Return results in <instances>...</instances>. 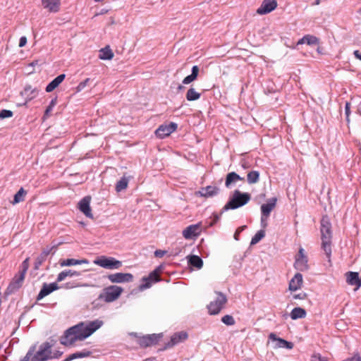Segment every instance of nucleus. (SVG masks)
<instances>
[{
    "label": "nucleus",
    "instance_id": "nucleus-1",
    "mask_svg": "<svg viewBox=\"0 0 361 361\" xmlns=\"http://www.w3.org/2000/svg\"><path fill=\"white\" fill-rule=\"evenodd\" d=\"M103 324L104 322L100 319L80 322L64 332L61 343L66 346L73 345L77 341H83L90 336Z\"/></svg>",
    "mask_w": 361,
    "mask_h": 361
},
{
    "label": "nucleus",
    "instance_id": "nucleus-54",
    "mask_svg": "<svg viewBox=\"0 0 361 361\" xmlns=\"http://www.w3.org/2000/svg\"><path fill=\"white\" fill-rule=\"evenodd\" d=\"M166 251L165 250H157L155 252H154V255L155 257H164V255L166 254Z\"/></svg>",
    "mask_w": 361,
    "mask_h": 361
},
{
    "label": "nucleus",
    "instance_id": "nucleus-19",
    "mask_svg": "<svg viewBox=\"0 0 361 361\" xmlns=\"http://www.w3.org/2000/svg\"><path fill=\"white\" fill-rule=\"evenodd\" d=\"M346 283L350 286H355V290H357L361 287V279L359 273L356 271H348L345 274Z\"/></svg>",
    "mask_w": 361,
    "mask_h": 361
},
{
    "label": "nucleus",
    "instance_id": "nucleus-32",
    "mask_svg": "<svg viewBox=\"0 0 361 361\" xmlns=\"http://www.w3.org/2000/svg\"><path fill=\"white\" fill-rule=\"evenodd\" d=\"M306 314L307 313L305 309L302 307H295L292 310L290 316L292 319L295 320L305 318Z\"/></svg>",
    "mask_w": 361,
    "mask_h": 361
},
{
    "label": "nucleus",
    "instance_id": "nucleus-13",
    "mask_svg": "<svg viewBox=\"0 0 361 361\" xmlns=\"http://www.w3.org/2000/svg\"><path fill=\"white\" fill-rule=\"evenodd\" d=\"M178 128L176 123L171 122L169 124L161 125L155 131L157 137L164 138L174 132Z\"/></svg>",
    "mask_w": 361,
    "mask_h": 361
},
{
    "label": "nucleus",
    "instance_id": "nucleus-48",
    "mask_svg": "<svg viewBox=\"0 0 361 361\" xmlns=\"http://www.w3.org/2000/svg\"><path fill=\"white\" fill-rule=\"evenodd\" d=\"M312 361H328L325 357H322L320 354H314L312 356Z\"/></svg>",
    "mask_w": 361,
    "mask_h": 361
},
{
    "label": "nucleus",
    "instance_id": "nucleus-50",
    "mask_svg": "<svg viewBox=\"0 0 361 361\" xmlns=\"http://www.w3.org/2000/svg\"><path fill=\"white\" fill-rule=\"evenodd\" d=\"M54 248H56V246H53L51 247H47V248H45L42 250V252L40 253V255L45 257L46 258H47L48 255L50 254L51 250Z\"/></svg>",
    "mask_w": 361,
    "mask_h": 361
},
{
    "label": "nucleus",
    "instance_id": "nucleus-28",
    "mask_svg": "<svg viewBox=\"0 0 361 361\" xmlns=\"http://www.w3.org/2000/svg\"><path fill=\"white\" fill-rule=\"evenodd\" d=\"M188 263L190 266L200 269L203 267V260L197 255H192L187 257Z\"/></svg>",
    "mask_w": 361,
    "mask_h": 361
},
{
    "label": "nucleus",
    "instance_id": "nucleus-40",
    "mask_svg": "<svg viewBox=\"0 0 361 361\" xmlns=\"http://www.w3.org/2000/svg\"><path fill=\"white\" fill-rule=\"evenodd\" d=\"M264 236H265V231L264 230H259L252 238L250 245H253L258 243Z\"/></svg>",
    "mask_w": 361,
    "mask_h": 361
},
{
    "label": "nucleus",
    "instance_id": "nucleus-20",
    "mask_svg": "<svg viewBox=\"0 0 361 361\" xmlns=\"http://www.w3.org/2000/svg\"><path fill=\"white\" fill-rule=\"evenodd\" d=\"M59 288V286L56 283H44L37 296V300H40L47 295L51 293L53 291L56 290Z\"/></svg>",
    "mask_w": 361,
    "mask_h": 361
},
{
    "label": "nucleus",
    "instance_id": "nucleus-5",
    "mask_svg": "<svg viewBox=\"0 0 361 361\" xmlns=\"http://www.w3.org/2000/svg\"><path fill=\"white\" fill-rule=\"evenodd\" d=\"M123 291V289L121 286L111 285L104 288L102 293L99 294L98 298L106 302H111L116 300L120 297Z\"/></svg>",
    "mask_w": 361,
    "mask_h": 361
},
{
    "label": "nucleus",
    "instance_id": "nucleus-12",
    "mask_svg": "<svg viewBox=\"0 0 361 361\" xmlns=\"http://www.w3.org/2000/svg\"><path fill=\"white\" fill-rule=\"evenodd\" d=\"M161 337V334H147L140 337L138 343L141 347L147 348L157 344Z\"/></svg>",
    "mask_w": 361,
    "mask_h": 361
},
{
    "label": "nucleus",
    "instance_id": "nucleus-64",
    "mask_svg": "<svg viewBox=\"0 0 361 361\" xmlns=\"http://www.w3.org/2000/svg\"><path fill=\"white\" fill-rule=\"evenodd\" d=\"M357 111H358V114H360V116H361V107L360 109H358Z\"/></svg>",
    "mask_w": 361,
    "mask_h": 361
},
{
    "label": "nucleus",
    "instance_id": "nucleus-62",
    "mask_svg": "<svg viewBox=\"0 0 361 361\" xmlns=\"http://www.w3.org/2000/svg\"><path fill=\"white\" fill-rule=\"evenodd\" d=\"M72 358H71V355H69L65 360L63 361H72Z\"/></svg>",
    "mask_w": 361,
    "mask_h": 361
},
{
    "label": "nucleus",
    "instance_id": "nucleus-33",
    "mask_svg": "<svg viewBox=\"0 0 361 361\" xmlns=\"http://www.w3.org/2000/svg\"><path fill=\"white\" fill-rule=\"evenodd\" d=\"M99 57L102 60H110L114 57V53L109 47L107 46L100 49Z\"/></svg>",
    "mask_w": 361,
    "mask_h": 361
},
{
    "label": "nucleus",
    "instance_id": "nucleus-27",
    "mask_svg": "<svg viewBox=\"0 0 361 361\" xmlns=\"http://www.w3.org/2000/svg\"><path fill=\"white\" fill-rule=\"evenodd\" d=\"M319 43V39L314 35H306L298 40L297 45L307 44L308 45H317Z\"/></svg>",
    "mask_w": 361,
    "mask_h": 361
},
{
    "label": "nucleus",
    "instance_id": "nucleus-60",
    "mask_svg": "<svg viewBox=\"0 0 361 361\" xmlns=\"http://www.w3.org/2000/svg\"><path fill=\"white\" fill-rule=\"evenodd\" d=\"M185 89V87L182 85H178V87H177V90L178 91H182Z\"/></svg>",
    "mask_w": 361,
    "mask_h": 361
},
{
    "label": "nucleus",
    "instance_id": "nucleus-29",
    "mask_svg": "<svg viewBox=\"0 0 361 361\" xmlns=\"http://www.w3.org/2000/svg\"><path fill=\"white\" fill-rule=\"evenodd\" d=\"M81 275V272L68 269L60 272L56 279L57 282L63 281L66 277H77Z\"/></svg>",
    "mask_w": 361,
    "mask_h": 361
},
{
    "label": "nucleus",
    "instance_id": "nucleus-55",
    "mask_svg": "<svg viewBox=\"0 0 361 361\" xmlns=\"http://www.w3.org/2000/svg\"><path fill=\"white\" fill-rule=\"evenodd\" d=\"M27 37H25V36H23L20 38V40H19V47H23L24 46H25V44H27Z\"/></svg>",
    "mask_w": 361,
    "mask_h": 361
},
{
    "label": "nucleus",
    "instance_id": "nucleus-2",
    "mask_svg": "<svg viewBox=\"0 0 361 361\" xmlns=\"http://www.w3.org/2000/svg\"><path fill=\"white\" fill-rule=\"evenodd\" d=\"M320 233L322 240V249L324 250L328 261L331 262V243H332V229L331 224L329 218L323 216L320 222Z\"/></svg>",
    "mask_w": 361,
    "mask_h": 361
},
{
    "label": "nucleus",
    "instance_id": "nucleus-21",
    "mask_svg": "<svg viewBox=\"0 0 361 361\" xmlns=\"http://www.w3.org/2000/svg\"><path fill=\"white\" fill-rule=\"evenodd\" d=\"M269 339L271 341L276 342L274 348H286V349H292L293 348V343L289 341H287L281 338L277 337L276 334L271 333L269 335Z\"/></svg>",
    "mask_w": 361,
    "mask_h": 361
},
{
    "label": "nucleus",
    "instance_id": "nucleus-18",
    "mask_svg": "<svg viewBox=\"0 0 361 361\" xmlns=\"http://www.w3.org/2000/svg\"><path fill=\"white\" fill-rule=\"evenodd\" d=\"M277 6L276 0H264L261 6L257 8V13L264 15L274 11Z\"/></svg>",
    "mask_w": 361,
    "mask_h": 361
},
{
    "label": "nucleus",
    "instance_id": "nucleus-3",
    "mask_svg": "<svg viewBox=\"0 0 361 361\" xmlns=\"http://www.w3.org/2000/svg\"><path fill=\"white\" fill-rule=\"evenodd\" d=\"M250 198L251 195L248 192H242L235 190L228 202L222 208L221 214L229 209H235L245 205Z\"/></svg>",
    "mask_w": 361,
    "mask_h": 361
},
{
    "label": "nucleus",
    "instance_id": "nucleus-44",
    "mask_svg": "<svg viewBox=\"0 0 361 361\" xmlns=\"http://www.w3.org/2000/svg\"><path fill=\"white\" fill-rule=\"evenodd\" d=\"M29 268V258H26L20 265V270L18 271L25 276L26 272Z\"/></svg>",
    "mask_w": 361,
    "mask_h": 361
},
{
    "label": "nucleus",
    "instance_id": "nucleus-4",
    "mask_svg": "<svg viewBox=\"0 0 361 361\" xmlns=\"http://www.w3.org/2000/svg\"><path fill=\"white\" fill-rule=\"evenodd\" d=\"M52 346L53 345L49 342L47 341L42 343L39 345L38 350L32 357L31 361H47L51 359L59 358L62 355V352L56 351L54 353H52Z\"/></svg>",
    "mask_w": 361,
    "mask_h": 361
},
{
    "label": "nucleus",
    "instance_id": "nucleus-8",
    "mask_svg": "<svg viewBox=\"0 0 361 361\" xmlns=\"http://www.w3.org/2000/svg\"><path fill=\"white\" fill-rule=\"evenodd\" d=\"M217 298L207 306L210 314L215 315L220 312L227 302L226 296L221 292H216Z\"/></svg>",
    "mask_w": 361,
    "mask_h": 361
},
{
    "label": "nucleus",
    "instance_id": "nucleus-45",
    "mask_svg": "<svg viewBox=\"0 0 361 361\" xmlns=\"http://www.w3.org/2000/svg\"><path fill=\"white\" fill-rule=\"evenodd\" d=\"M13 111L11 110L3 109L0 111V119L10 118L13 116Z\"/></svg>",
    "mask_w": 361,
    "mask_h": 361
},
{
    "label": "nucleus",
    "instance_id": "nucleus-58",
    "mask_svg": "<svg viewBox=\"0 0 361 361\" xmlns=\"http://www.w3.org/2000/svg\"><path fill=\"white\" fill-rule=\"evenodd\" d=\"M353 54L356 59L361 61V52L359 50H355Z\"/></svg>",
    "mask_w": 361,
    "mask_h": 361
},
{
    "label": "nucleus",
    "instance_id": "nucleus-43",
    "mask_svg": "<svg viewBox=\"0 0 361 361\" xmlns=\"http://www.w3.org/2000/svg\"><path fill=\"white\" fill-rule=\"evenodd\" d=\"M221 322L228 326L235 324V319L231 315L226 314L221 318Z\"/></svg>",
    "mask_w": 361,
    "mask_h": 361
},
{
    "label": "nucleus",
    "instance_id": "nucleus-16",
    "mask_svg": "<svg viewBox=\"0 0 361 361\" xmlns=\"http://www.w3.org/2000/svg\"><path fill=\"white\" fill-rule=\"evenodd\" d=\"M188 337L185 331H179L173 334L170 341L166 343L164 348H171L180 342L185 341Z\"/></svg>",
    "mask_w": 361,
    "mask_h": 361
},
{
    "label": "nucleus",
    "instance_id": "nucleus-9",
    "mask_svg": "<svg viewBox=\"0 0 361 361\" xmlns=\"http://www.w3.org/2000/svg\"><path fill=\"white\" fill-rule=\"evenodd\" d=\"M108 280L112 283H129L133 281V275L130 273L118 272L106 276Z\"/></svg>",
    "mask_w": 361,
    "mask_h": 361
},
{
    "label": "nucleus",
    "instance_id": "nucleus-17",
    "mask_svg": "<svg viewBox=\"0 0 361 361\" xmlns=\"http://www.w3.org/2000/svg\"><path fill=\"white\" fill-rule=\"evenodd\" d=\"M90 202H91V197L85 196L78 202V208L87 217L92 219L93 215L92 214V209L90 206Z\"/></svg>",
    "mask_w": 361,
    "mask_h": 361
},
{
    "label": "nucleus",
    "instance_id": "nucleus-25",
    "mask_svg": "<svg viewBox=\"0 0 361 361\" xmlns=\"http://www.w3.org/2000/svg\"><path fill=\"white\" fill-rule=\"evenodd\" d=\"M244 178L240 177L235 172H231L226 175L225 180V186L230 188L233 184H235L238 180H243Z\"/></svg>",
    "mask_w": 361,
    "mask_h": 361
},
{
    "label": "nucleus",
    "instance_id": "nucleus-10",
    "mask_svg": "<svg viewBox=\"0 0 361 361\" xmlns=\"http://www.w3.org/2000/svg\"><path fill=\"white\" fill-rule=\"evenodd\" d=\"M294 267L300 271H307L309 269L307 257L305 255V250L300 247L298 255L295 256Z\"/></svg>",
    "mask_w": 361,
    "mask_h": 361
},
{
    "label": "nucleus",
    "instance_id": "nucleus-36",
    "mask_svg": "<svg viewBox=\"0 0 361 361\" xmlns=\"http://www.w3.org/2000/svg\"><path fill=\"white\" fill-rule=\"evenodd\" d=\"M26 194L27 192L23 188H20V189L15 194L13 200L11 203L13 204H16L24 201Z\"/></svg>",
    "mask_w": 361,
    "mask_h": 361
},
{
    "label": "nucleus",
    "instance_id": "nucleus-35",
    "mask_svg": "<svg viewBox=\"0 0 361 361\" xmlns=\"http://www.w3.org/2000/svg\"><path fill=\"white\" fill-rule=\"evenodd\" d=\"M200 97L201 94L195 91V88L192 87L188 90L185 95L186 99L190 102L197 100Z\"/></svg>",
    "mask_w": 361,
    "mask_h": 361
},
{
    "label": "nucleus",
    "instance_id": "nucleus-63",
    "mask_svg": "<svg viewBox=\"0 0 361 361\" xmlns=\"http://www.w3.org/2000/svg\"><path fill=\"white\" fill-rule=\"evenodd\" d=\"M321 0H315L314 5H319L320 4Z\"/></svg>",
    "mask_w": 361,
    "mask_h": 361
},
{
    "label": "nucleus",
    "instance_id": "nucleus-49",
    "mask_svg": "<svg viewBox=\"0 0 361 361\" xmlns=\"http://www.w3.org/2000/svg\"><path fill=\"white\" fill-rule=\"evenodd\" d=\"M89 81H90V78H87L84 81L80 82L77 87V91L80 92V91L82 90L86 87V85Z\"/></svg>",
    "mask_w": 361,
    "mask_h": 361
},
{
    "label": "nucleus",
    "instance_id": "nucleus-38",
    "mask_svg": "<svg viewBox=\"0 0 361 361\" xmlns=\"http://www.w3.org/2000/svg\"><path fill=\"white\" fill-rule=\"evenodd\" d=\"M91 354V351L87 350H83L82 351H78L73 354H71V358H72V360H73L78 358L87 357L90 356Z\"/></svg>",
    "mask_w": 361,
    "mask_h": 361
},
{
    "label": "nucleus",
    "instance_id": "nucleus-14",
    "mask_svg": "<svg viewBox=\"0 0 361 361\" xmlns=\"http://www.w3.org/2000/svg\"><path fill=\"white\" fill-rule=\"evenodd\" d=\"M202 231V223L192 224L183 231V235L185 239H192L197 237Z\"/></svg>",
    "mask_w": 361,
    "mask_h": 361
},
{
    "label": "nucleus",
    "instance_id": "nucleus-61",
    "mask_svg": "<svg viewBox=\"0 0 361 361\" xmlns=\"http://www.w3.org/2000/svg\"><path fill=\"white\" fill-rule=\"evenodd\" d=\"M143 361H157V360L154 357H149V358L144 360Z\"/></svg>",
    "mask_w": 361,
    "mask_h": 361
},
{
    "label": "nucleus",
    "instance_id": "nucleus-51",
    "mask_svg": "<svg viewBox=\"0 0 361 361\" xmlns=\"http://www.w3.org/2000/svg\"><path fill=\"white\" fill-rule=\"evenodd\" d=\"M350 104L349 102H346L345 105V114L346 116L347 122L350 121V119H349V116H350Z\"/></svg>",
    "mask_w": 361,
    "mask_h": 361
},
{
    "label": "nucleus",
    "instance_id": "nucleus-26",
    "mask_svg": "<svg viewBox=\"0 0 361 361\" xmlns=\"http://www.w3.org/2000/svg\"><path fill=\"white\" fill-rule=\"evenodd\" d=\"M66 75L61 74L56 77L52 81H51L46 87V92H51L55 90L65 79Z\"/></svg>",
    "mask_w": 361,
    "mask_h": 361
},
{
    "label": "nucleus",
    "instance_id": "nucleus-22",
    "mask_svg": "<svg viewBox=\"0 0 361 361\" xmlns=\"http://www.w3.org/2000/svg\"><path fill=\"white\" fill-rule=\"evenodd\" d=\"M277 198L271 197L269 199L267 203L263 204L261 206V213L265 218L266 216H269L271 211L275 208L276 205Z\"/></svg>",
    "mask_w": 361,
    "mask_h": 361
},
{
    "label": "nucleus",
    "instance_id": "nucleus-37",
    "mask_svg": "<svg viewBox=\"0 0 361 361\" xmlns=\"http://www.w3.org/2000/svg\"><path fill=\"white\" fill-rule=\"evenodd\" d=\"M259 180V173L257 171H251L247 175V181L249 184H255Z\"/></svg>",
    "mask_w": 361,
    "mask_h": 361
},
{
    "label": "nucleus",
    "instance_id": "nucleus-6",
    "mask_svg": "<svg viewBox=\"0 0 361 361\" xmlns=\"http://www.w3.org/2000/svg\"><path fill=\"white\" fill-rule=\"evenodd\" d=\"M164 269L163 265L158 266L154 271H152L148 276H144L142 279V283L139 286V290L142 291L145 289L149 288L152 283H157L161 280L159 274Z\"/></svg>",
    "mask_w": 361,
    "mask_h": 361
},
{
    "label": "nucleus",
    "instance_id": "nucleus-42",
    "mask_svg": "<svg viewBox=\"0 0 361 361\" xmlns=\"http://www.w3.org/2000/svg\"><path fill=\"white\" fill-rule=\"evenodd\" d=\"M47 258L41 255H39L35 261L34 263V269L37 270L39 269L40 266L46 261Z\"/></svg>",
    "mask_w": 361,
    "mask_h": 361
},
{
    "label": "nucleus",
    "instance_id": "nucleus-7",
    "mask_svg": "<svg viewBox=\"0 0 361 361\" xmlns=\"http://www.w3.org/2000/svg\"><path fill=\"white\" fill-rule=\"evenodd\" d=\"M94 263L101 267L108 269H118L122 267V262L114 257L102 256L95 259Z\"/></svg>",
    "mask_w": 361,
    "mask_h": 361
},
{
    "label": "nucleus",
    "instance_id": "nucleus-11",
    "mask_svg": "<svg viewBox=\"0 0 361 361\" xmlns=\"http://www.w3.org/2000/svg\"><path fill=\"white\" fill-rule=\"evenodd\" d=\"M25 276L23 274L19 272L16 274L8 286L5 295H9L18 290L22 286Z\"/></svg>",
    "mask_w": 361,
    "mask_h": 361
},
{
    "label": "nucleus",
    "instance_id": "nucleus-30",
    "mask_svg": "<svg viewBox=\"0 0 361 361\" xmlns=\"http://www.w3.org/2000/svg\"><path fill=\"white\" fill-rule=\"evenodd\" d=\"M89 261L87 259H67L60 262L61 267L75 266L82 264H88Z\"/></svg>",
    "mask_w": 361,
    "mask_h": 361
},
{
    "label": "nucleus",
    "instance_id": "nucleus-47",
    "mask_svg": "<svg viewBox=\"0 0 361 361\" xmlns=\"http://www.w3.org/2000/svg\"><path fill=\"white\" fill-rule=\"evenodd\" d=\"M197 78H195L193 75H189L188 76H186L183 80V84L184 85H188V84H190L192 82L195 81Z\"/></svg>",
    "mask_w": 361,
    "mask_h": 361
},
{
    "label": "nucleus",
    "instance_id": "nucleus-23",
    "mask_svg": "<svg viewBox=\"0 0 361 361\" xmlns=\"http://www.w3.org/2000/svg\"><path fill=\"white\" fill-rule=\"evenodd\" d=\"M302 284V275L297 273L289 282V290L295 291L301 288Z\"/></svg>",
    "mask_w": 361,
    "mask_h": 361
},
{
    "label": "nucleus",
    "instance_id": "nucleus-59",
    "mask_svg": "<svg viewBox=\"0 0 361 361\" xmlns=\"http://www.w3.org/2000/svg\"><path fill=\"white\" fill-rule=\"evenodd\" d=\"M219 220V216L218 215L215 214L214 215V219L213 221V222L210 223V226H213L217 221Z\"/></svg>",
    "mask_w": 361,
    "mask_h": 361
},
{
    "label": "nucleus",
    "instance_id": "nucleus-15",
    "mask_svg": "<svg viewBox=\"0 0 361 361\" xmlns=\"http://www.w3.org/2000/svg\"><path fill=\"white\" fill-rule=\"evenodd\" d=\"M219 192L220 188L219 187L216 185H208L201 188L200 190L195 193L197 196L209 198L217 195Z\"/></svg>",
    "mask_w": 361,
    "mask_h": 361
},
{
    "label": "nucleus",
    "instance_id": "nucleus-57",
    "mask_svg": "<svg viewBox=\"0 0 361 361\" xmlns=\"http://www.w3.org/2000/svg\"><path fill=\"white\" fill-rule=\"evenodd\" d=\"M350 361H361V357L359 354H356L350 359Z\"/></svg>",
    "mask_w": 361,
    "mask_h": 361
},
{
    "label": "nucleus",
    "instance_id": "nucleus-31",
    "mask_svg": "<svg viewBox=\"0 0 361 361\" xmlns=\"http://www.w3.org/2000/svg\"><path fill=\"white\" fill-rule=\"evenodd\" d=\"M39 93L37 88H32L31 85H27L24 87L23 91L21 92L22 95L25 96L28 100L35 98Z\"/></svg>",
    "mask_w": 361,
    "mask_h": 361
},
{
    "label": "nucleus",
    "instance_id": "nucleus-56",
    "mask_svg": "<svg viewBox=\"0 0 361 361\" xmlns=\"http://www.w3.org/2000/svg\"><path fill=\"white\" fill-rule=\"evenodd\" d=\"M264 217V216L263 215H261V226L262 228H266L267 226V219L269 216H266L265 218Z\"/></svg>",
    "mask_w": 361,
    "mask_h": 361
},
{
    "label": "nucleus",
    "instance_id": "nucleus-41",
    "mask_svg": "<svg viewBox=\"0 0 361 361\" xmlns=\"http://www.w3.org/2000/svg\"><path fill=\"white\" fill-rule=\"evenodd\" d=\"M35 349H36V345H32L29 348L26 355L23 358H22L20 361H30V360H32V357L35 355L34 353L35 351Z\"/></svg>",
    "mask_w": 361,
    "mask_h": 361
},
{
    "label": "nucleus",
    "instance_id": "nucleus-53",
    "mask_svg": "<svg viewBox=\"0 0 361 361\" xmlns=\"http://www.w3.org/2000/svg\"><path fill=\"white\" fill-rule=\"evenodd\" d=\"M306 298H307V294L305 293H300L295 294L293 295L294 299L303 300V299H305Z\"/></svg>",
    "mask_w": 361,
    "mask_h": 361
},
{
    "label": "nucleus",
    "instance_id": "nucleus-39",
    "mask_svg": "<svg viewBox=\"0 0 361 361\" xmlns=\"http://www.w3.org/2000/svg\"><path fill=\"white\" fill-rule=\"evenodd\" d=\"M56 103H57V97H54L51 100L49 106L47 107V109L44 111V114L43 116V119H46L48 117H49L50 113L53 110V108L56 106Z\"/></svg>",
    "mask_w": 361,
    "mask_h": 361
},
{
    "label": "nucleus",
    "instance_id": "nucleus-46",
    "mask_svg": "<svg viewBox=\"0 0 361 361\" xmlns=\"http://www.w3.org/2000/svg\"><path fill=\"white\" fill-rule=\"evenodd\" d=\"M246 228H247V226H240V227H239V228H237V230L235 231V233H234V235H233L234 239H235V240H239V235H240V233L243 231H244Z\"/></svg>",
    "mask_w": 361,
    "mask_h": 361
},
{
    "label": "nucleus",
    "instance_id": "nucleus-52",
    "mask_svg": "<svg viewBox=\"0 0 361 361\" xmlns=\"http://www.w3.org/2000/svg\"><path fill=\"white\" fill-rule=\"evenodd\" d=\"M199 67L197 66H193L191 70V74L195 78H197L198 74H199Z\"/></svg>",
    "mask_w": 361,
    "mask_h": 361
},
{
    "label": "nucleus",
    "instance_id": "nucleus-24",
    "mask_svg": "<svg viewBox=\"0 0 361 361\" xmlns=\"http://www.w3.org/2000/svg\"><path fill=\"white\" fill-rule=\"evenodd\" d=\"M43 6L50 12H57L59 10L60 0H42Z\"/></svg>",
    "mask_w": 361,
    "mask_h": 361
},
{
    "label": "nucleus",
    "instance_id": "nucleus-34",
    "mask_svg": "<svg viewBox=\"0 0 361 361\" xmlns=\"http://www.w3.org/2000/svg\"><path fill=\"white\" fill-rule=\"evenodd\" d=\"M129 183V178L126 177L125 176H123L116 184V191L117 192H119L127 188L128 185Z\"/></svg>",
    "mask_w": 361,
    "mask_h": 361
}]
</instances>
